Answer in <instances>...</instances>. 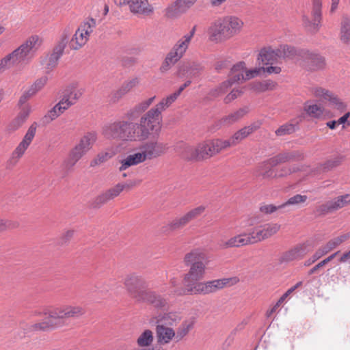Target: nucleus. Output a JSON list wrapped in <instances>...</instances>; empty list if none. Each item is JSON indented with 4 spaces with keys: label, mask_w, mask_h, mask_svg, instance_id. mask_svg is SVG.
<instances>
[{
    "label": "nucleus",
    "mask_w": 350,
    "mask_h": 350,
    "mask_svg": "<svg viewBox=\"0 0 350 350\" xmlns=\"http://www.w3.org/2000/svg\"><path fill=\"white\" fill-rule=\"evenodd\" d=\"M281 57L280 50H274L270 47L262 49L258 55L257 60L262 66L273 65Z\"/></svg>",
    "instance_id": "21"
},
{
    "label": "nucleus",
    "mask_w": 350,
    "mask_h": 350,
    "mask_svg": "<svg viewBox=\"0 0 350 350\" xmlns=\"http://www.w3.org/2000/svg\"><path fill=\"white\" fill-rule=\"evenodd\" d=\"M126 94L120 87L118 90L112 92L109 96V101L112 103L118 102Z\"/></svg>",
    "instance_id": "63"
},
{
    "label": "nucleus",
    "mask_w": 350,
    "mask_h": 350,
    "mask_svg": "<svg viewBox=\"0 0 350 350\" xmlns=\"http://www.w3.org/2000/svg\"><path fill=\"white\" fill-rule=\"evenodd\" d=\"M244 27L243 20L229 15L214 21L208 29V39L215 44H221L239 34Z\"/></svg>",
    "instance_id": "1"
},
{
    "label": "nucleus",
    "mask_w": 350,
    "mask_h": 350,
    "mask_svg": "<svg viewBox=\"0 0 350 350\" xmlns=\"http://www.w3.org/2000/svg\"><path fill=\"white\" fill-rule=\"evenodd\" d=\"M277 83L271 80L256 81L250 85L251 89L256 92L271 91L276 88Z\"/></svg>",
    "instance_id": "39"
},
{
    "label": "nucleus",
    "mask_w": 350,
    "mask_h": 350,
    "mask_svg": "<svg viewBox=\"0 0 350 350\" xmlns=\"http://www.w3.org/2000/svg\"><path fill=\"white\" fill-rule=\"evenodd\" d=\"M196 27H193L191 31L180 38L170 50V53L179 60L186 53L191 39L196 33Z\"/></svg>",
    "instance_id": "19"
},
{
    "label": "nucleus",
    "mask_w": 350,
    "mask_h": 350,
    "mask_svg": "<svg viewBox=\"0 0 350 350\" xmlns=\"http://www.w3.org/2000/svg\"><path fill=\"white\" fill-rule=\"evenodd\" d=\"M295 247L297 248L299 254H301L304 258L306 255L313 250L314 247V243L312 240H306L302 243H299L295 245Z\"/></svg>",
    "instance_id": "50"
},
{
    "label": "nucleus",
    "mask_w": 350,
    "mask_h": 350,
    "mask_svg": "<svg viewBox=\"0 0 350 350\" xmlns=\"http://www.w3.org/2000/svg\"><path fill=\"white\" fill-rule=\"evenodd\" d=\"M239 282L236 277L230 278L217 279L207 282H193L187 284L184 288L176 290L179 295H207L215 293L225 287L232 286Z\"/></svg>",
    "instance_id": "4"
},
{
    "label": "nucleus",
    "mask_w": 350,
    "mask_h": 350,
    "mask_svg": "<svg viewBox=\"0 0 350 350\" xmlns=\"http://www.w3.org/2000/svg\"><path fill=\"white\" fill-rule=\"evenodd\" d=\"M36 130L37 123L33 122L28 128L23 139L12 152V159H14L17 161L24 155L36 135Z\"/></svg>",
    "instance_id": "16"
},
{
    "label": "nucleus",
    "mask_w": 350,
    "mask_h": 350,
    "mask_svg": "<svg viewBox=\"0 0 350 350\" xmlns=\"http://www.w3.org/2000/svg\"><path fill=\"white\" fill-rule=\"evenodd\" d=\"M123 139L129 141L143 140L140 134L138 124L122 121Z\"/></svg>",
    "instance_id": "25"
},
{
    "label": "nucleus",
    "mask_w": 350,
    "mask_h": 350,
    "mask_svg": "<svg viewBox=\"0 0 350 350\" xmlns=\"http://www.w3.org/2000/svg\"><path fill=\"white\" fill-rule=\"evenodd\" d=\"M179 59L170 52L167 54L165 60L160 67V71L162 73L168 71Z\"/></svg>",
    "instance_id": "51"
},
{
    "label": "nucleus",
    "mask_w": 350,
    "mask_h": 350,
    "mask_svg": "<svg viewBox=\"0 0 350 350\" xmlns=\"http://www.w3.org/2000/svg\"><path fill=\"white\" fill-rule=\"evenodd\" d=\"M158 342L163 345L168 344L173 338L176 339L175 330L164 325L156 327Z\"/></svg>",
    "instance_id": "27"
},
{
    "label": "nucleus",
    "mask_w": 350,
    "mask_h": 350,
    "mask_svg": "<svg viewBox=\"0 0 350 350\" xmlns=\"http://www.w3.org/2000/svg\"><path fill=\"white\" fill-rule=\"evenodd\" d=\"M70 35H71L70 28L68 27H65L62 30L59 39L54 46L53 52L49 58L46 64L47 69H53L57 66L59 59L64 53V49L68 45Z\"/></svg>",
    "instance_id": "14"
},
{
    "label": "nucleus",
    "mask_w": 350,
    "mask_h": 350,
    "mask_svg": "<svg viewBox=\"0 0 350 350\" xmlns=\"http://www.w3.org/2000/svg\"><path fill=\"white\" fill-rule=\"evenodd\" d=\"M294 130L293 124H284L275 131V134L278 136H282L293 133Z\"/></svg>",
    "instance_id": "64"
},
{
    "label": "nucleus",
    "mask_w": 350,
    "mask_h": 350,
    "mask_svg": "<svg viewBox=\"0 0 350 350\" xmlns=\"http://www.w3.org/2000/svg\"><path fill=\"white\" fill-rule=\"evenodd\" d=\"M85 314V309L77 305H64L47 310V316L43 321L31 325L32 331H46L60 325V320L77 318Z\"/></svg>",
    "instance_id": "2"
},
{
    "label": "nucleus",
    "mask_w": 350,
    "mask_h": 350,
    "mask_svg": "<svg viewBox=\"0 0 350 350\" xmlns=\"http://www.w3.org/2000/svg\"><path fill=\"white\" fill-rule=\"evenodd\" d=\"M213 157L231 147L228 139L221 138L209 139Z\"/></svg>",
    "instance_id": "40"
},
{
    "label": "nucleus",
    "mask_w": 350,
    "mask_h": 350,
    "mask_svg": "<svg viewBox=\"0 0 350 350\" xmlns=\"http://www.w3.org/2000/svg\"><path fill=\"white\" fill-rule=\"evenodd\" d=\"M312 22L310 23L307 20L305 21V25L308 30L312 32L319 31L321 25L322 20V0H312Z\"/></svg>",
    "instance_id": "20"
},
{
    "label": "nucleus",
    "mask_w": 350,
    "mask_h": 350,
    "mask_svg": "<svg viewBox=\"0 0 350 350\" xmlns=\"http://www.w3.org/2000/svg\"><path fill=\"white\" fill-rule=\"evenodd\" d=\"M49 77L46 75L38 78L30 87V94H35L41 90L47 83Z\"/></svg>",
    "instance_id": "53"
},
{
    "label": "nucleus",
    "mask_w": 350,
    "mask_h": 350,
    "mask_svg": "<svg viewBox=\"0 0 350 350\" xmlns=\"http://www.w3.org/2000/svg\"><path fill=\"white\" fill-rule=\"evenodd\" d=\"M122 121L116 122L106 126L103 129V133L107 139H123Z\"/></svg>",
    "instance_id": "28"
},
{
    "label": "nucleus",
    "mask_w": 350,
    "mask_h": 350,
    "mask_svg": "<svg viewBox=\"0 0 350 350\" xmlns=\"http://www.w3.org/2000/svg\"><path fill=\"white\" fill-rule=\"evenodd\" d=\"M83 94V90L79 88L75 85H72L67 88L64 94L74 103L76 104Z\"/></svg>",
    "instance_id": "45"
},
{
    "label": "nucleus",
    "mask_w": 350,
    "mask_h": 350,
    "mask_svg": "<svg viewBox=\"0 0 350 350\" xmlns=\"http://www.w3.org/2000/svg\"><path fill=\"white\" fill-rule=\"evenodd\" d=\"M181 157L187 161H201L198 145H185L180 152Z\"/></svg>",
    "instance_id": "31"
},
{
    "label": "nucleus",
    "mask_w": 350,
    "mask_h": 350,
    "mask_svg": "<svg viewBox=\"0 0 350 350\" xmlns=\"http://www.w3.org/2000/svg\"><path fill=\"white\" fill-rule=\"evenodd\" d=\"M330 250L329 249L328 246L325 243L324 245L320 247L315 253L312 256V262H314L318 259L321 258L322 256H325L327 253H329Z\"/></svg>",
    "instance_id": "61"
},
{
    "label": "nucleus",
    "mask_w": 350,
    "mask_h": 350,
    "mask_svg": "<svg viewBox=\"0 0 350 350\" xmlns=\"http://www.w3.org/2000/svg\"><path fill=\"white\" fill-rule=\"evenodd\" d=\"M32 107L29 104L21 107L20 111L8 126L9 132H14L21 127L29 118Z\"/></svg>",
    "instance_id": "23"
},
{
    "label": "nucleus",
    "mask_w": 350,
    "mask_h": 350,
    "mask_svg": "<svg viewBox=\"0 0 350 350\" xmlns=\"http://www.w3.org/2000/svg\"><path fill=\"white\" fill-rule=\"evenodd\" d=\"M18 226V223L6 219H0V232L8 229L15 228Z\"/></svg>",
    "instance_id": "62"
},
{
    "label": "nucleus",
    "mask_w": 350,
    "mask_h": 350,
    "mask_svg": "<svg viewBox=\"0 0 350 350\" xmlns=\"http://www.w3.org/2000/svg\"><path fill=\"white\" fill-rule=\"evenodd\" d=\"M281 226L277 223H267L249 228L253 244L262 241L275 234Z\"/></svg>",
    "instance_id": "13"
},
{
    "label": "nucleus",
    "mask_w": 350,
    "mask_h": 350,
    "mask_svg": "<svg viewBox=\"0 0 350 350\" xmlns=\"http://www.w3.org/2000/svg\"><path fill=\"white\" fill-rule=\"evenodd\" d=\"M97 140L95 133H87L82 136L79 142L70 150L63 165L67 168L72 167L89 150Z\"/></svg>",
    "instance_id": "6"
},
{
    "label": "nucleus",
    "mask_w": 350,
    "mask_h": 350,
    "mask_svg": "<svg viewBox=\"0 0 350 350\" xmlns=\"http://www.w3.org/2000/svg\"><path fill=\"white\" fill-rule=\"evenodd\" d=\"M184 287H178V280L175 278H172L170 280V282L169 283V286H165L161 289V292H166L167 294L169 295H176V296H180L179 295L176 294L175 292L176 290H178L180 288H184Z\"/></svg>",
    "instance_id": "56"
},
{
    "label": "nucleus",
    "mask_w": 350,
    "mask_h": 350,
    "mask_svg": "<svg viewBox=\"0 0 350 350\" xmlns=\"http://www.w3.org/2000/svg\"><path fill=\"white\" fill-rule=\"evenodd\" d=\"M306 196H302L300 194H297L291 197L286 202L280 204V207H285L289 205H298L301 203H304L307 200Z\"/></svg>",
    "instance_id": "55"
},
{
    "label": "nucleus",
    "mask_w": 350,
    "mask_h": 350,
    "mask_svg": "<svg viewBox=\"0 0 350 350\" xmlns=\"http://www.w3.org/2000/svg\"><path fill=\"white\" fill-rule=\"evenodd\" d=\"M234 70L245 71V81L250 80L263 74L262 66L252 69H247L243 62H240L234 65Z\"/></svg>",
    "instance_id": "33"
},
{
    "label": "nucleus",
    "mask_w": 350,
    "mask_h": 350,
    "mask_svg": "<svg viewBox=\"0 0 350 350\" xmlns=\"http://www.w3.org/2000/svg\"><path fill=\"white\" fill-rule=\"evenodd\" d=\"M139 184V180H129L126 183H118L95 198L93 202V206L94 207H100L109 200H111L120 196L124 190L129 191Z\"/></svg>",
    "instance_id": "10"
},
{
    "label": "nucleus",
    "mask_w": 350,
    "mask_h": 350,
    "mask_svg": "<svg viewBox=\"0 0 350 350\" xmlns=\"http://www.w3.org/2000/svg\"><path fill=\"white\" fill-rule=\"evenodd\" d=\"M145 161V156L143 155L140 148H139L138 150L129 154L120 161L119 170L120 172L124 171L131 166L137 165Z\"/></svg>",
    "instance_id": "24"
},
{
    "label": "nucleus",
    "mask_w": 350,
    "mask_h": 350,
    "mask_svg": "<svg viewBox=\"0 0 350 350\" xmlns=\"http://www.w3.org/2000/svg\"><path fill=\"white\" fill-rule=\"evenodd\" d=\"M350 204V195L340 196L327 204V209L329 211L340 209Z\"/></svg>",
    "instance_id": "37"
},
{
    "label": "nucleus",
    "mask_w": 350,
    "mask_h": 350,
    "mask_svg": "<svg viewBox=\"0 0 350 350\" xmlns=\"http://www.w3.org/2000/svg\"><path fill=\"white\" fill-rule=\"evenodd\" d=\"M123 284L129 297L135 302L141 303L146 292L145 280L135 274L126 275Z\"/></svg>",
    "instance_id": "11"
},
{
    "label": "nucleus",
    "mask_w": 350,
    "mask_h": 350,
    "mask_svg": "<svg viewBox=\"0 0 350 350\" xmlns=\"http://www.w3.org/2000/svg\"><path fill=\"white\" fill-rule=\"evenodd\" d=\"M69 108L70 107L66 103L60 100L51 110L48 111L45 115L44 118L48 121L54 120Z\"/></svg>",
    "instance_id": "34"
},
{
    "label": "nucleus",
    "mask_w": 350,
    "mask_h": 350,
    "mask_svg": "<svg viewBox=\"0 0 350 350\" xmlns=\"http://www.w3.org/2000/svg\"><path fill=\"white\" fill-rule=\"evenodd\" d=\"M252 244L249 230L247 232L232 236L228 239L221 240L219 242L220 247L224 250L238 248Z\"/></svg>",
    "instance_id": "17"
},
{
    "label": "nucleus",
    "mask_w": 350,
    "mask_h": 350,
    "mask_svg": "<svg viewBox=\"0 0 350 350\" xmlns=\"http://www.w3.org/2000/svg\"><path fill=\"white\" fill-rule=\"evenodd\" d=\"M243 93V88H234L224 99L225 103H229L239 97Z\"/></svg>",
    "instance_id": "59"
},
{
    "label": "nucleus",
    "mask_w": 350,
    "mask_h": 350,
    "mask_svg": "<svg viewBox=\"0 0 350 350\" xmlns=\"http://www.w3.org/2000/svg\"><path fill=\"white\" fill-rule=\"evenodd\" d=\"M139 148L146 161L164 154L167 150V144L157 141H150L143 144Z\"/></svg>",
    "instance_id": "18"
},
{
    "label": "nucleus",
    "mask_w": 350,
    "mask_h": 350,
    "mask_svg": "<svg viewBox=\"0 0 350 350\" xmlns=\"http://www.w3.org/2000/svg\"><path fill=\"white\" fill-rule=\"evenodd\" d=\"M16 64H17V63L11 53L8 54L3 58L0 59V73H2L6 69Z\"/></svg>",
    "instance_id": "54"
},
{
    "label": "nucleus",
    "mask_w": 350,
    "mask_h": 350,
    "mask_svg": "<svg viewBox=\"0 0 350 350\" xmlns=\"http://www.w3.org/2000/svg\"><path fill=\"white\" fill-rule=\"evenodd\" d=\"M201 161L213 157L210 139H206L197 144Z\"/></svg>",
    "instance_id": "42"
},
{
    "label": "nucleus",
    "mask_w": 350,
    "mask_h": 350,
    "mask_svg": "<svg viewBox=\"0 0 350 350\" xmlns=\"http://www.w3.org/2000/svg\"><path fill=\"white\" fill-rule=\"evenodd\" d=\"M42 42L43 39L38 34L31 35L18 47L11 52V54L17 64L29 61L42 46Z\"/></svg>",
    "instance_id": "7"
},
{
    "label": "nucleus",
    "mask_w": 350,
    "mask_h": 350,
    "mask_svg": "<svg viewBox=\"0 0 350 350\" xmlns=\"http://www.w3.org/2000/svg\"><path fill=\"white\" fill-rule=\"evenodd\" d=\"M155 98H156V96H154L152 97H150L148 99H146V100L142 101L141 103H139V104H137L135 106V109L137 111L140 112V113L145 111L150 106V105L153 103Z\"/></svg>",
    "instance_id": "60"
},
{
    "label": "nucleus",
    "mask_w": 350,
    "mask_h": 350,
    "mask_svg": "<svg viewBox=\"0 0 350 350\" xmlns=\"http://www.w3.org/2000/svg\"><path fill=\"white\" fill-rule=\"evenodd\" d=\"M142 302H147L157 308H163L167 306V299L154 291H146L142 299Z\"/></svg>",
    "instance_id": "26"
},
{
    "label": "nucleus",
    "mask_w": 350,
    "mask_h": 350,
    "mask_svg": "<svg viewBox=\"0 0 350 350\" xmlns=\"http://www.w3.org/2000/svg\"><path fill=\"white\" fill-rule=\"evenodd\" d=\"M195 323L196 319L194 317H190L183 321L175 332L176 340L180 341L186 337L193 328Z\"/></svg>",
    "instance_id": "30"
},
{
    "label": "nucleus",
    "mask_w": 350,
    "mask_h": 350,
    "mask_svg": "<svg viewBox=\"0 0 350 350\" xmlns=\"http://www.w3.org/2000/svg\"><path fill=\"white\" fill-rule=\"evenodd\" d=\"M256 128L253 126H248L241 129L234 133L228 139L231 147L239 144L242 140L246 138L249 135L255 131Z\"/></svg>",
    "instance_id": "32"
},
{
    "label": "nucleus",
    "mask_w": 350,
    "mask_h": 350,
    "mask_svg": "<svg viewBox=\"0 0 350 350\" xmlns=\"http://www.w3.org/2000/svg\"><path fill=\"white\" fill-rule=\"evenodd\" d=\"M182 318L183 314L180 311H170L163 314L162 321L165 325L174 326L181 321Z\"/></svg>",
    "instance_id": "41"
},
{
    "label": "nucleus",
    "mask_w": 350,
    "mask_h": 350,
    "mask_svg": "<svg viewBox=\"0 0 350 350\" xmlns=\"http://www.w3.org/2000/svg\"><path fill=\"white\" fill-rule=\"evenodd\" d=\"M248 111L249 109L247 107L241 108L234 113H232L228 116L223 118L222 122L227 124H233L242 118L245 114L248 113Z\"/></svg>",
    "instance_id": "44"
},
{
    "label": "nucleus",
    "mask_w": 350,
    "mask_h": 350,
    "mask_svg": "<svg viewBox=\"0 0 350 350\" xmlns=\"http://www.w3.org/2000/svg\"><path fill=\"white\" fill-rule=\"evenodd\" d=\"M350 239V232H342L337 236L332 237L327 243L330 251L336 248Z\"/></svg>",
    "instance_id": "43"
},
{
    "label": "nucleus",
    "mask_w": 350,
    "mask_h": 350,
    "mask_svg": "<svg viewBox=\"0 0 350 350\" xmlns=\"http://www.w3.org/2000/svg\"><path fill=\"white\" fill-rule=\"evenodd\" d=\"M304 110L309 116L314 118H321L323 116L325 115H327L329 118L335 116L333 113L328 115V112L325 108L322 105L317 103H306Z\"/></svg>",
    "instance_id": "29"
},
{
    "label": "nucleus",
    "mask_w": 350,
    "mask_h": 350,
    "mask_svg": "<svg viewBox=\"0 0 350 350\" xmlns=\"http://www.w3.org/2000/svg\"><path fill=\"white\" fill-rule=\"evenodd\" d=\"M116 154V152L114 150L101 152L98 154L96 158L92 161L91 165L94 166L105 163L112 158Z\"/></svg>",
    "instance_id": "48"
},
{
    "label": "nucleus",
    "mask_w": 350,
    "mask_h": 350,
    "mask_svg": "<svg viewBox=\"0 0 350 350\" xmlns=\"http://www.w3.org/2000/svg\"><path fill=\"white\" fill-rule=\"evenodd\" d=\"M232 85V81L226 80L220 83L215 88L212 89L209 94L214 98L221 96V95L224 94Z\"/></svg>",
    "instance_id": "47"
},
{
    "label": "nucleus",
    "mask_w": 350,
    "mask_h": 350,
    "mask_svg": "<svg viewBox=\"0 0 350 350\" xmlns=\"http://www.w3.org/2000/svg\"><path fill=\"white\" fill-rule=\"evenodd\" d=\"M180 95L176 92L169 95L166 98H163L154 108L158 109L161 113L162 111H165L173 103H174Z\"/></svg>",
    "instance_id": "46"
},
{
    "label": "nucleus",
    "mask_w": 350,
    "mask_h": 350,
    "mask_svg": "<svg viewBox=\"0 0 350 350\" xmlns=\"http://www.w3.org/2000/svg\"><path fill=\"white\" fill-rule=\"evenodd\" d=\"M206 254L202 248H193L187 252L183 258L184 263L189 266V271L183 276L185 284L202 280L206 269Z\"/></svg>",
    "instance_id": "3"
},
{
    "label": "nucleus",
    "mask_w": 350,
    "mask_h": 350,
    "mask_svg": "<svg viewBox=\"0 0 350 350\" xmlns=\"http://www.w3.org/2000/svg\"><path fill=\"white\" fill-rule=\"evenodd\" d=\"M339 38L342 43L350 45V19L348 17H343L341 21Z\"/></svg>",
    "instance_id": "35"
},
{
    "label": "nucleus",
    "mask_w": 350,
    "mask_h": 350,
    "mask_svg": "<svg viewBox=\"0 0 350 350\" xmlns=\"http://www.w3.org/2000/svg\"><path fill=\"white\" fill-rule=\"evenodd\" d=\"M302 258L303 256L299 254V252L295 245L288 251L286 252L282 256V260L285 262L298 260Z\"/></svg>",
    "instance_id": "52"
},
{
    "label": "nucleus",
    "mask_w": 350,
    "mask_h": 350,
    "mask_svg": "<svg viewBox=\"0 0 350 350\" xmlns=\"http://www.w3.org/2000/svg\"><path fill=\"white\" fill-rule=\"evenodd\" d=\"M187 224L185 217L183 216L177 217L170 221L167 224L163 226L162 230L165 234H170L172 232L183 228Z\"/></svg>",
    "instance_id": "38"
},
{
    "label": "nucleus",
    "mask_w": 350,
    "mask_h": 350,
    "mask_svg": "<svg viewBox=\"0 0 350 350\" xmlns=\"http://www.w3.org/2000/svg\"><path fill=\"white\" fill-rule=\"evenodd\" d=\"M304 158V154L301 151L282 152L261 163L258 166V172L265 179L276 178L278 177V172L273 167L286 162L302 160Z\"/></svg>",
    "instance_id": "5"
},
{
    "label": "nucleus",
    "mask_w": 350,
    "mask_h": 350,
    "mask_svg": "<svg viewBox=\"0 0 350 350\" xmlns=\"http://www.w3.org/2000/svg\"><path fill=\"white\" fill-rule=\"evenodd\" d=\"M96 27V21L93 18H88L80 23L75 33L69 37L68 46L72 50H79L84 46L90 40Z\"/></svg>",
    "instance_id": "9"
},
{
    "label": "nucleus",
    "mask_w": 350,
    "mask_h": 350,
    "mask_svg": "<svg viewBox=\"0 0 350 350\" xmlns=\"http://www.w3.org/2000/svg\"><path fill=\"white\" fill-rule=\"evenodd\" d=\"M205 209L206 207L204 206L200 205L188 211L187 213L183 215V217H185L186 222L188 224L191 221L200 217L205 211Z\"/></svg>",
    "instance_id": "49"
},
{
    "label": "nucleus",
    "mask_w": 350,
    "mask_h": 350,
    "mask_svg": "<svg viewBox=\"0 0 350 350\" xmlns=\"http://www.w3.org/2000/svg\"><path fill=\"white\" fill-rule=\"evenodd\" d=\"M228 80H231L232 85L240 81H245V71L234 70V65L231 69L230 78Z\"/></svg>",
    "instance_id": "58"
},
{
    "label": "nucleus",
    "mask_w": 350,
    "mask_h": 350,
    "mask_svg": "<svg viewBox=\"0 0 350 350\" xmlns=\"http://www.w3.org/2000/svg\"><path fill=\"white\" fill-rule=\"evenodd\" d=\"M153 341V332L150 329H145L137 337L136 343L139 348H148Z\"/></svg>",
    "instance_id": "36"
},
{
    "label": "nucleus",
    "mask_w": 350,
    "mask_h": 350,
    "mask_svg": "<svg viewBox=\"0 0 350 350\" xmlns=\"http://www.w3.org/2000/svg\"><path fill=\"white\" fill-rule=\"evenodd\" d=\"M303 58L304 66L310 70H319L325 66L324 57L319 54L307 51L303 54Z\"/></svg>",
    "instance_id": "22"
},
{
    "label": "nucleus",
    "mask_w": 350,
    "mask_h": 350,
    "mask_svg": "<svg viewBox=\"0 0 350 350\" xmlns=\"http://www.w3.org/2000/svg\"><path fill=\"white\" fill-rule=\"evenodd\" d=\"M119 6L127 5L130 11L135 14L148 15L153 12L152 6L148 0H114Z\"/></svg>",
    "instance_id": "15"
},
{
    "label": "nucleus",
    "mask_w": 350,
    "mask_h": 350,
    "mask_svg": "<svg viewBox=\"0 0 350 350\" xmlns=\"http://www.w3.org/2000/svg\"><path fill=\"white\" fill-rule=\"evenodd\" d=\"M161 113L154 107L144 114L138 124L143 140L148 139L150 135L159 133L161 129Z\"/></svg>",
    "instance_id": "8"
},
{
    "label": "nucleus",
    "mask_w": 350,
    "mask_h": 350,
    "mask_svg": "<svg viewBox=\"0 0 350 350\" xmlns=\"http://www.w3.org/2000/svg\"><path fill=\"white\" fill-rule=\"evenodd\" d=\"M314 97L322 102L327 103L328 105L336 110L338 113H342L347 109V105L334 92L327 89L317 87L312 90Z\"/></svg>",
    "instance_id": "12"
},
{
    "label": "nucleus",
    "mask_w": 350,
    "mask_h": 350,
    "mask_svg": "<svg viewBox=\"0 0 350 350\" xmlns=\"http://www.w3.org/2000/svg\"><path fill=\"white\" fill-rule=\"evenodd\" d=\"M139 81L137 78H133L125 81L122 85L121 88L125 92L126 94H128L129 92L133 90L139 85Z\"/></svg>",
    "instance_id": "57"
}]
</instances>
